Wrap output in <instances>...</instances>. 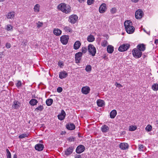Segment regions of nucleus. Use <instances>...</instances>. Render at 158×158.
Listing matches in <instances>:
<instances>
[{
  "instance_id": "c85d7f7f",
  "label": "nucleus",
  "mask_w": 158,
  "mask_h": 158,
  "mask_svg": "<svg viewBox=\"0 0 158 158\" xmlns=\"http://www.w3.org/2000/svg\"><path fill=\"white\" fill-rule=\"evenodd\" d=\"M109 129V127L106 125L102 126L101 127V130L103 132H106Z\"/></svg>"
},
{
  "instance_id": "e2e57ef3",
  "label": "nucleus",
  "mask_w": 158,
  "mask_h": 158,
  "mask_svg": "<svg viewBox=\"0 0 158 158\" xmlns=\"http://www.w3.org/2000/svg\"><path fill=\"white\" fill-rule=\"evenodd\" d=\"M4 0H0V2H2Z\"/></svg>"
},
{
  "instance_id": "c9c22d12",
  "label": "nucleus",
  "mask_w": 158,
  "mask_h": 158,
  "mask_svg": "<svg viewBox=\"0 0 158 158\" xmlns=\"http://www.w3.org/2000/svg\"><path fill=\"white\" fill-rule=\"evenodd\" d=\"M44 109V108L43 106L40 105L35 109V110L38 112L39 111H42Z\"/></svg>"
},
{
  "instance_id": "4468645a",
  "label": "nucleus",
  "mask_w": 158,
  "mask_h": 158,
  "mask_svg": "<svg viewBox=\"0 0 158 158\" xmlns=\"http://www.w3.org/2000/svg\"><path fill=\"white\" fill-rule=\"evenodd\" d=\"M35 148L36 150L41 151L43 150L44 148V145L40 143H38L35 146Z\"/></svg>"
},
{
  "instance_id": "6e6d98bb",
  "label": "nucleus",
  "mask_w": 158,
  "mask_h": 158,
  "mask_svg": "<svg viewBox=\"0 0 158 158\" xmlns=\"http://www.w3.org/2000/svg\"><path fill=\"white\" fill-rule=\"evenodd\" d=\"M139 0H131V1L132 2L134 3H136L138 2L139 1Z\"/></svg>"
},
{
  "instance_id": "f03ea898",
  "label": "nucleus",
  "mask_w": 158,
  "mask_h": 158,
  "mask_svg": "<svg viewBox=\"0 0 158 158\" xmlns=\"http://www.w3.org/2000/svg\"><path fill=\"white\" fill-rule=\"evenodd\" d=\"M58 8L66 14H69L71 11V7L70 6L64 3H61L57 6Z\"/></svg>"
},
{
  "instance_id": "ea45409f",
  "label": "nucleus",
  "mask_w": 158,
  "mask_h": 158,
  "mask_svg": "<svg viewBox=\"0 0 158 158\" xmlns=\"http://www.w3.org/2000/svg\"><path fill=\"white\" fill-rule=\"evenodd\" d=\"M6 152L7 158H11V153L8 149H6Z\"/></svg>"
},
{
  "instance_id": "4c0bfd02",
  "label": "nucleus",
  "mask_w": 158,
  "mask_h": 158,
  "mask_svg": "<svg viewBox=\"0 0 158 158\" xmlns=\"http://www.w3.org/2000/svg\"><path fill=\"white\" fill-rule=\"evenodd\" d=\"M17 82L16 84V86L18 88H19L22 86V82L20 80H18L17 81Z\"/></svg>"
},
{
  "instance_id": "13d9d810",
  "label": "nucleus",
  "mask_w": 158,
  "mask_h": 158,
  "mask_svg": "<svg viewBox=\"0 0 158 158\" xmlns=\"http://www.w3.org/2000/svg\"><path fill=\"white\" fill-rule=\"evenodd\" d=\"M3 55V53L2 52H0V58L2 57V56Z\"/></svg>"
},
{
  "instance_id": "5701e85b",
  "label": "nucleus",
  "mask_w": 158,
  "mask_h": 158,
  "mask_svg": "<svg viewBox=\"0 0 158 158\" xmlns=\"http://www.w3.org/2000/svg\"><path fill=\"white\" fill-rule=\"evenodd\" d=\"M97 103L99 107H102L104 105V101L101 99H98L97 100Z\"/></svg>"
},
{
  "instance_id": "e433bc0d",
  "label": "nucleus",
  "mask_w": 158,
  "mask_h": 158,
  "mask_svg": "<svg viewBox=\"0 0 158 158\" xmlns=\"http://www.w3.org/2000/svg\"><path fill=\"white\" fill-rule=\"evenodd\" d=\"M129 130L131 131H133L137 129V127L135 126H130L129 127Z\"/></svg>"
},
{
  "instance_id": "680f3d73",
  "label": "nucleus",
  "mask_w": 158,
  "mask_h": 158,
  "mask_svg": "<svg viewBox=\"0 0 158 158\" xmlns=\"http://www.w3.org/2000/svg\"><path fill=\"white\" fill-rule=\"evenodd\" d=\"M143 31H144L146 32L147 34H148V33L146 32V31L145 29H143Z\"/></svg>"
},
{
  "instance_id": "dca6fc26",
  "label": "nucleus",
  "mask_w": 158,
  "mask_h": 158,
  "mask_svg": "<svg viewBox=\"0 0 158 158\" xmlns=\"http://www.w3.org/2000/svg\"><path fill=\"white\" fill-rule=\"evenodd\" d=\"M21 105V103L18 101L15 100L13 102V104L12 106V107L14 109H18Z\"/></svg>"
},
{
  "instance_id": "603ef678",
  "label": "nucleus",
  "mask_w": 158,
  "mask_h": 158,
  "mask_svg": "<svg viewBox=\"0 0 158 158\" xmlns=\"http://www.w3.org/2000/svg\"><path fill=\"white\" fill-rule=\"evenodd\" d=\"M58 66L60 68H62L64 66V64L62 62L60 61L58 63Z\"/></svg>"
},
{
  "instance_id": "cd10ccee",
  "label": "nucleus",
  "mask_w": 158,
  "mask_h": 158,
  "mask_svg": "<svg viewBox=\"0 0 158 158\" xmlns=\"http://www.w3.org/2000/svg\"><path fill=\"white\" fill-rule=\"evenodd\" d=\"M114 47L111 45H108L107 48V52L109 53H112L114 51Z\"/></svg>"
},
{
  "instance_id": "a211bd4d",
  "label": "nucleus",
  "mask_w": 158,
  "mask_h": 158,
  "mask_svg": "<svg viewBox=\"0 0 158 158\" xmlns=\"http://www.w3.org/2000/svg\"><path fill=\"white\" fill-rule=\"evenodd\" d=\"M128 145L126 143H121L119 145V148L122 150H126L128 148Z\"/></svg>"
},
{
  "instance_id": "39448f33",
  "label": "nucleus",
  "mask_w": 158,
  "mask_h": 158,
  "mask_svg": "<svg viewBox=\"0 0 158 158\" xmlns=\"http://www.w3.org/2000/svg\"><path fill=\"white\" fill-rule=\"evenodd\" d=\"M78 16L76 15H72L69 17L68 21L72 24L75 23L77 20Z\"/></svg>"
},
{
  "instance_id": "a878e982",
  "label": "nucleus",
  "mask_w": 158,
  "mask_h": 158,
  "mask_svg": "<svg viewBox=\"0 0 158 158\" xmlns=\"http://www.w3.org/2000/svg\"><path fill=\"white\" fill-rule=\"evenodd\" d=\"M38 102L37 100L35 99H31L29 102V104L32 106H34L36 105Z\"/></svg>"
},
{
  "instance_id": "58836bf2",
  "label": "nucleus",
  "mask_w": 158,
  "mask_h": 158,
  "mask_svg": "<svg viewBox=\"0 0 158 158\" xmlns=\"http://www.w3.org/2000/svg\"><path fill=\"white\" fill-rule=\"evenodd\" d=\"M92 67L90 65H87L85 68V70L87 72H90L91 71Z\"/></svg>"
},
{
  "instance_id": "7ed1b4c3",
  "label": "nucleus",
  "mask_w": 158,
  "mask_h": 158,
  "mask_svg": "<svg viewBox=\"0 0 158 158\" xmlns=\"http://www.w3.org/2000/svg\"><path fill=\"white\" fill-rule=\"evenodd\" d=\"M88 50L90 55L94 56L96 52L95 48L92 44H89L88 47Z\"/></svg>"
},
{
  "instance_id": "4be33fe9",
  "label": "nucleus",
  "mask_w": 158,
  "mask_h": 158,
  "mask_svg": "<svg viewBox=\"0 0 158 158\" xmlns=\"http://www.w3.org/2000/svg\"><path fill=\"white\" fill-rule=\"evenodd\" d=\"M63 29L65 31L68 33H72L73 32L71 28L69 26H66L64 27Z\"/></svg>"
},
{
  "instance_id": "4d7b16f0",
  "label": "nucleus",
  "mask_w": 158,
  "mask_h": 158,
  "mask_svg": "<svg viewBox=\"0 0 158 158\" xmlns=\"http://www.w3.org/2000/svg\"><path fill=\"white\" fill-rule=\"evenodd\" d=\"M158 43V40L155 39V44H157Z\"/></svg>"
},
{
  "instance_id": "79ce46f5",
  "label": "nucleus",
  "mask_w": 158,
  "mask_h": 158,
  "mask_svg": "<svg viewBox=\"0 0 158 158\" xmlns=\"http://www.w3.org/2000/svg\"><path fill=\"white\" fill-rule=\"evenodd\" d=\"M108 44L107 41L106 40L102 41L101 43V45L103 47H105Z\"/></svg>"
},
{
  "instance_id": "9d476101",
  "label": "nucleus",
  "mask_w": 158,
  "mask_h": 158,
  "mask_svg": "<svg viewBox=\"0 0 158 158\" xmlns=\"http://www.w3.org/2000/svg\"><path fill=\"white\" fill-rule=\"evenodd\" d=\"M143 14V12L140 10H138L135 13V17L136 19H139L141 18Z\"/></svg>"
},
{
  "instance_id": "6ab92c4d",
  "label": "nucleus",
  "mask_w": 158,
  "mask_h": 158,
  "mask_svg": "<svg viewBox=\"0 0 158 158\" xmlns=\"http://www.w3.org/2000/svg\"><path fill=\"white\" fill-rule=\"evenodd\" d=\"M66 127L68 129L70 130H73L75 128V125L73 123H70L69 124H67Z\"/></svg>"
},
{
  "instance_id": "9b49d317",
  "label": "nucleus",
  "mask_w": 158,
  "mask_h": 158,
  "mask_svg": "<svg viewBox=\"0 0 158 158\" xmlns=\"http://www.w3.org/2000/svg\"><path fill=\"white\" fill-rule=\"evenodd\" d=\"M85 149V147L83 145H80L76 148V152L77 153L80 154L84 151Z\"/></svg>"
},
{
  "instance_id": "2eb2a0df",
  "label": "nucleus",
  "mask_w": 158,
  "mask_h": 158,
  "mask_svg": "<svg viewBox=\"0 0 158 158\" xmlns=\"http://www.w3.org/2000/svg\"><path fill=\"white\" fill-rule=\"evenodd\" d=\"M66 115V113L65 111L62 110L61 111V114L58 115V118L61 120H63Z\"/></svg>"
},
{
  "instance_id": "a18cd8bd",
  "label": "nucleus",
  "mask_w": 158,
  "mask_h": 158,
  "mask_svg": "<svg viewBox=\"0 0 158 158\" xmlns=\"http://www.w3.org/2000/svg\"><path fill=\"white\" fill-rule=\"evenodd\" d=\"M74 138L72 137L68 138L67 140L69 142H73L74 141Z\"/></svg>"
},
{
  "instance_id": "f704fd0d",
  "label": "nucleus",
  "mask_w": 158,
  "mask_h": 158,
  "mask_svg": "<svg viewBox=\"0 0 158 158\" xmlns=\"http://www.w3.org/2000/svg\"><path fill=\"white\" fill-rule=\"evenodd\" d=\"M152 89L154 91L158 90V84L157 83L154 84L152 86Z\"/></svg>"
},
{
  "instance_id": "b1692460",
  "label": "nucleus",
  "mask_w": 158,
  "mask_h": 158,
  "mask_svg": "<svg viewBox=\"0 0 158 158\" xmlns=\"http://www.w3.org/2000/svg\"><path fill=\"white\" fill-rule=\"evenodd\" d=\"M81 45V43L79 41H76L74 44V48L77 50L78 49Z\"/></svg>"
},
{
  "instance_id": "8fccbe9b",
  "label": "nucleus",
  "mask_w": 158,
  "mask_h": 158,
  "mask_svg": "<svg viewBox=\"0 0 158 158\" xmlns=\"http://www.w3.org/2000/svg\"><path fill=\"white\" fill-rule=\"evenodd\" d=\"M87 50V48L85 47H83L81 49V51L83 53H85Z\"/></svg>"
},
{
  "instance_id": "aec40b11",
  "label": "nucleus",
  "mask_w": 158,
  "mask_h": 158,
  "mask_svg": "<svg viewBox=\"0 0 158 158\" xmlns=\"http://www.w3.org/2000/svg\"><path fill=\"white\" fill-rule=\"evenodd\" d=\"M53 33L56 36L60 35L62 33V31L60 29L58 28H55L53 31Z\"/></svg>"
},
{
  "instance_id": "f257e3e1",
  "label": "nucleus",
  "mask_w": 158,
  "mask_h": 158,
  "mask_svg": "<svg viewBox=\"0 0 158 158\" xmlns=\"http://www.w3.org/2000/svg\"><path fill=\"white\" fill-rule=\"evenodd\" d=\"M124 25L127 32L129 34L133 33L135 31V28L132 26V23L130 20L126 21L124 23Z\"/></svg>"
},
{
  "instance_id": "09e8293b",
  "label": "nucleus",
  "mask_w": 158,
  "mask_h": 158,
  "mask_svg": "<svg viewBox=\"0 0 158 158\" xmlns=\"http://www.w3.org/2000/svg\"><path fill=\"white\" fill-rule=\"evenodd\" d=\"M62 90H63L62 88L61 87H58L57 89V91L58 93H61V92H62Z\"/></svg>"
},
{
  "instance_id": "bf43d9fd",
  "label": "nucleus",
  "mask_w": 158,
  "mask_h": 158,
  "mask_svg": "<svg viewBox=\"0 0 158 158\" xmlns=\"http://www.w3.org/2000/svg\"><path fill=\"white\" fill-rule=\"evenodd\" d=\"M13 158H17V156L16 154L14 155Z\"/></svg>"
},
{
  "instance_id": "37998d69",
  "label": "nucleus",
  "mask_w": 158,
  "mask_h": 158,
  "mask_svg": "<svg viewBox=\"0 0 158 158\" xmlns=\"http://www.w3.org/2000/svg\"><path fill=\"white\" fill-rule=\"evenodd\" d=\"M37 27L38 28L42 27L43 25V23L42 22H40V21H38L37 23H36Z\"/></svg>"
},
{
  "instance_id": "c03bdc74",
  "label": "nucleus",
  "mask_w": 158,
  "mask_h": 158,
  "mask_svg": "<svg viewBox=\"0 0 158 158\" xmlns=\"http://www.w3.org/2000/svg\"><path fill=\"white\" fill-rule=\"evenodd\" d=\"M116 11V9L115 8H112L110 10V12L112 14L115 13Z\"/></svg>"
},
{
  "instance_id": "a19ab883",
  "label": "nucleus",
  "mask_w": 158,
  "mask_h": 158,
  "mask_svg": "<svg viewBox=\"0 0 158 158\" xmlns=\"http://www.w3.org/2000/svg\"><path fill=\"white\" fill-rule=\"evenodd\" d=\"M152 126L150 125H148L146 127L145 129L147 131H150L152 130Z\"/></svg>"
},
{
  "instance_id": "2f4dec72",
  "label": "nucleus",
  "mask_w": 158,
  "mask_h": 158,
  "mask_svg": "<svg viewBox=\"0 0 158 158\" xmlns=\"http://www.w3.org/2000/svg\"><path fill=\"white\" fill-rule=\"evenodd\" d=\"M53 100L52 98L47 99L46 101V103L48 106H50L53 103Z\"/></svg>"
},
{
  "instance_id": "de8ad7c7",
  "label": "nucleus",
  "mask_w": 158,
  "mask_h": 158,
  "mask_svg": "<svg viewBox=\"0 0 158 158\" xmlns=\"http://www.w3.org/2000/svg\"><path fill=\"white\" fill-rule=\"evenodd\" d=\"M94 2V0H88L87 1V4L89 5H90L92 4Z\"/></svg>"
},
{
  "instance_id": "c756f323",
  "label": "nucleus",
  "mask_w": 158,
  "mask_h": 158,
  "mask_svg": "<svg viewBox=\"0 0 158 158\" xmlns=\"http://www.w3.org/2000/svg\"><path fill=\"white\" fill-rule=\"evenodd\" d=\"M87 41L90 42H93L95 40L94 36L92 35H90L88 36L87 38Z\"/></svg>"
},
{
  "instance_id": "ddd939ff",
  "label": "nucleus",
  "mask_w": 158,
  "mask_h": 158,
  "mask_svg": "<svg viewBox=\"0 0 158 158\" xmlns=\"http://www.w3.org/2000/svg\"><path fill=\"white\" fill-rule=\"evenodd\" d=\"M74 148L72 147H71L68 148L64 152L66 156L70 155L73 152Z\"/></svg>"
},
{
  "instance_id": "0eeeda50",
  "label": "nucleus",
  "mask_w": 158,
  "mask_h": 158,
  "mask_svg": "<svg viewBox=\"0 0 158 158\" xmlns=\"http://www.w3.org/2000/svg\"><path fill=\"white\" fill-rule=\"evenodd\" d=\"M106 5L105 3H102L100 6L99 11L100 13H103L106 10Z\"/></svg>"
},
{
  "instance_id": "7c9ffc66",
  "label": "nucleus",
  "mask_w": 158,
  "mask_h": 158,
  "mask_svg": "<svg viewBox=\"0 0 158 158\" xmlns=\"http://www.w3.org/2000/svg\"><path fill=\"white\" fill-rule=\"evenodd\" d=\"M14 16V12H10L8 13L7 15V18L8 19H11L13 18Z\"/></svg>"
},
{
  "instance_id": "20e7f679",
  "label": "nucleus",
  "mask_w": 158,
  "mask_h": 158,
  "mask_svg": "<svg viewBox=\"0 0 158 158\" xmlns=\"http://www.w3.org/2000/svg\"><path fill=\"white\" fill-rule=\"evenodd\" d=\"M132 54L134 57L138 58L141 57L142 52L138 49H134L132 51Z\"/></svg>"
},
{
  "instance_id": "49530a36",
  "label": "nucleus",
  "mask_w": 158,
  "mask_h": 158,
  "mask_svg": "<svg viewBox=\"0 0 158 158\" xmlns=\"http://www.w3.org/2000/svg\"><path fill=\"white\" fill-rule=\"evenodd\" d=\"M12 28H13V27L12 26H11L10 25L8 24V25H7L6 26V29L8 31L10 30Z\"/></svg>"
},
{
  "instance_id": "bb28decb",
  "label": "nucleus",
  "mask_w": 158,
  "mask_h": 158,
  "mask_svg": "<svg viewBox=\"0 0 158 158\" xmlns=\"http://www.w3.org/2000/svg\"><path fill=\"white\" fill-rule=\"evenodd\" d=\"M40 6L39 4H36L35 5L34 8V12L38 13L40 11Z\"/></svg>"
},
{
  "instance_id": "1a4fd4ad",
  "label": "nucleus",
  "mask_w": 158,
  "mask_h": 158,
  "mask_svg": "<svg viewBox=\"0 0 158 158\" xmlns=\"http://www.w3.org/2000/svg\"><path fill=\"white\" fill-rule=\"evenodd\" d=\"M82 54L81 52H78L75 55V59L76 62L77 63L80 62V60L81 59Z\"/></svg>"
},
{
  "instance_id": "f8f14e48",
  "label": "nucleus",
  "mask_w": 158,
  "mask_h": 158,
  "mask_svg": "<svg viewBox=\"0 0 158 158\" xmlns=\"http://www.w3.org/2000/svg\"><path fill=\"white\" fill-rule=\"evenodd\" d=\"M82 93L85 94H88L90 90V89L88 86H84L81 89Z\"/></svg>"
},
{
  "instance_id": "f3484780",
  "label": "nucleus",
  "mask_w": 158,
  "mask_h": 158,
  "mask_svg": "<svg viewBox=\"0 0 158 158\" xmlns=\"http://www.w3.org/2000/svg\"><path fill=\"white\" fill-rule=\"evenodd\" d=\"M68 76V73L65 71H63L60 73L59 77L61 79L66 78Z\"/></svg>"
},
{
  "instance_id": "6e6552de",
  "label": "nucleus",
  "mask_w": 158,
  "mask_h": 158,
  "mask_svg": "<svg viewBox=\"0 0 158 158\" xmlns=\"http://www.w3.org/2000/svg\"><path fill=\"white\" fill-rule=\"evenodd\" d=\"M69 37L68 35H64L60 37V41L64 44H66L68 42Z\"/></svg>"
},
{
  "instance_id": "052dcab7",
  "label": "nucleus",
  "mask_w": 158,
  "mask_h": 158,
  "mask_svg": "<svg viewBox=\"0 0 158 158\" xmlns=\"http://www.w3.org/2000/svg\"><path fill=\"white\" fill-rule=\"evenodd\" d=\"M80 2H81L82 1L81 0H77Z\"/></svg>"
},
{
  "instance_id": "5fc2aeb1",
  "label": "nucleus",
  "mask_w": 158,
  "mask_h": 158,
  "mask_svg": "<svg viewBox=\"0 0 158 158\" xmlns=\"http://www.w3.org/2000/svg\"><path fill=\"white\" fill-rule=\"evenodd\" d=\"M6 47L7 48H9L11 47V45L9 43H7L6 45Z\"/></svg>"
},
{
  "instance_id": "72a5a7b5",
  "label": "nucleus",
  "mask_w": 158,
  "mask_h": 158,
  "mask_svg": "<svg viewBox=\"0 0 158 158\" xmlns=\"http://www.w3.org/2000/svg\"><path fill=\"white\" fill-rule=\"evenodd\" d=\"M28 135L29 134L27 133H23L19 135V139H22L24 138L25 137H27Z\"/></svg>"
},
{
  "instance_id": "864d4df0",
  "label": "nucleus",
  "mask_w": 158,
  "mask_h": 158,
  "mask_svg": "<svg viewBox=\"0 0 158 158\" xmlns=\"http://www.w3.org/2000/svg\"><path fill=\"white\" fill-rule=\"evenodd\" d=\"M22 42L23 45L24 46H26L27 44V41L25 40H23Z\"/></svg>"
},
{
  "instance_id": "473e14b6",
  "label": "nucleus",
  "mask_w": 158,
  "mask_h": 158,
  "mask_svg": "<svg viewBox=\"0 0 158 158\" xmlns=\"http://www.w3.org/2000/svg\"><path fill=\"white\" fill-rule=\"evenodd\" d=\"M138 149L140 151H143L145 149V147L143 144H139L138 145Z\"/></svg>"
},
{
  "instance_id": "3c124183",
  "label": "nucleus",
  "mask_w": 158,
  "mask_h": 158,
  "mask_svg": "<svg viewBox=\"0 0 158 158\" xmlns=\"http://www.w3.org/2000/svg\"><path fill=\"white\" fill-rule=\"evenodd\" d=\"M115 85L117 87H118V88H121V87H122L123 86H122V85L120 84H119V83H118L117 82H116L115 83Z\"/></svg>"
},
{
  "instance_id": "393cba45",
  "label": "nucleus",
  "mask_w": 158,
  "mask_h": 158,
  "mask_svg": "<svg viewBox=\"0 0 158 158\" xmlns=\"http://www.w3.org/2000/svg\"><path fill=\"white\" fill-rule=\"evenodd\" d=\"M117 114L116 110H113L110 112V117L111 118H115Z\"/></svg>"
},
{
  "instance_id": "423d86ee",
  "label": "nucleus",
  "mask_w": 158,
  "mask_h": 158,
  "mask_svg": "<svg viewBox=\"0 0 158 158\" xmlns=\"http://www.w3.org/2000/svg\"><path fill=\"white\" fill-rule=\"evenodd\" d=\"M130 45L128 44H123L120 45L118 48L119 51L124 52L127 51L129 48Z\"/></svg>"
},
{
  "instance_id": "412c9836",
  "label": "nucleus",
  "mask_w": 158,
  "mask_h": 158,
  "mask_svg": "<svg viewBox=\"0 0 158 158\" xmlns=\"http://www.w3.org/2000/svg\"><path fill=\"white\" fill-rule=\"evenodd\" d=\"M137 49L140 50V51H144L145 49V45L143 44H139L137 46Z\"/></svg>"
}]
</instances>
